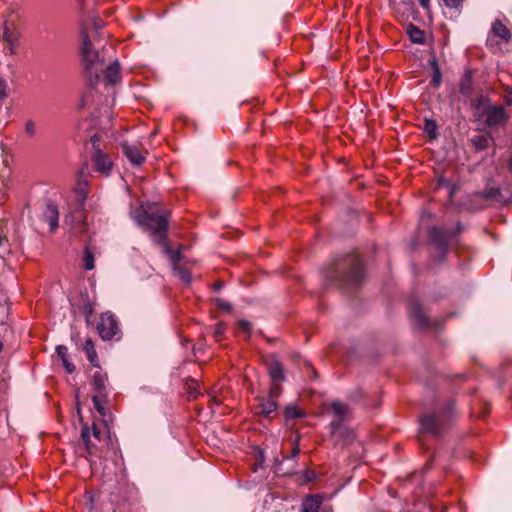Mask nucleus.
<instances>
[{"label":"nucleus","instance_id":"obj_1","mask_svg":"<svg viewBox=\"0 0 512 512\" xmlns=\"http://www.w3.org/2000/svg\"><path fill=\"white\" fill-rule=\"evenodd\" d=\"M327 282L341 290L356 289L364 279V271L357 255L347 254L337 258L323 270Z\"/></svg>","mask_w":512,"mask_h":512},{"label":"nucleus","instance_id":"obj_2","mask_svg":"<svg viewBox=\"0 0 512 512\" xmlns=\"http://www.w3.org/2000/svg\"><path fill=\"white\" fill-rule=\"evenodd\" d=\"M155 203L142 205L141 211L136 216L137 223L150 233L156 243L164 242L167 238L168 218L170 211L159 212Z\"/></svg>","mask_w":512,"mask_h":512},{"label":"nucleus","instance_id":"obj_3","mask_svg":"<svg viewBox=\"0 0 512 512\" xmlns=\"http://www.w3.org/2000/svg\"><path fill=\"white\" fill-rule=\"evenodd\" d=\"M81 37V56L85 74L91 83L97 82L99 80V72L102 71L104 59L100 57L99 52L93 47L83 19H81Z\"/></svg>","mask_w":512,"mask_h":512},{"label":"nucleus","instance_id":"obj_4","mask_svg":"<svg viewBox=\"0 0 512 512\" xmlns=\"http://www.w3.org/2000/svg\"><path fill=\"white\" fill-rule=\"evenodd\" d=\"M512 41V31L502 20L495 19L491 23L486 38V47L492 54H503L506 46Z\"/></svg>","mask_w":512,"mask_h":512},{"label":"nucleus","instance_id":"obj_5","mask_svg":"<svg viewBox=\"0 0 512 512\" xmlns=\"http://www.w3.org/2000/svg\"><path fill=\"white\" fill-rule=\"evenodd\" d=\"M484 97L473 99L472 105L479 111V117L484 118V123L489 128L501 126L506 123L507 115L502 106L486 104Z\"/></svg>","mask_w":512,"mask_h":512},{"label":"nucleus","instance_id":"obj_6","mask_svg":"<svg viewBox=\"0 0 512 512\" xmlns=\"http://www.w3.org/2000/svg\"><path fill=\"white\" fill-rule=\"evenodd\" d=\"M265 365L271 380L270 397L277 398L282 392L281 383L286 381L284 366L275 354L266 357Z\"/></svg>","mask_w":512,"mask_h":512},{"label":"nucleus","instance_id":"obj_7","mask_svg":"<svg viewBox=\"0 0 512 512\" xmlns=\"http://www.w3.org/2000/svg\"><path fill=\"white\" fill-rule=\"evenodd\" d=\"M420 433L430 434L434 438H440L447 425V415L445 411L427 413L419 419Z\"/></svg>","mask_w":512,"mask_h":512},{"label":"nucleus","instance_id":"obj_8","mask_svg":"<svg viewBox=\"0 0 512 512\" xmlns=\"http://www.w3.org/2000/svg\"><path fill=\"white\" fill-rule=\"evenodd\" d=\"M59 210L57 205L51 200H47L41 211L36 215L33 223L37 229H41L45 224L49 227V232L54 233L58 228Z\"/></svg>","mask_w":512,"mask_h":512},{"label":"nucleus","instance_id":"obj_9","mask_svg":"<svg viewBox=\"0 0 512 512\" xmlns=\"http://www.w3.org/2000/svg\"><path fill=\"white\" fill-rule=\"evenodd\" d=\"M95 328L101 339L104 341L111 340L121 333L118 321L115 315L110 311L100 314Z\"/></svg>","mask_w":512,"mask_h":512},{"label":"nucleus","instance_id":"obj_10","mask_svg":"<svg viewBox=\"0 0 512 512\" xmlns=\"http://www.w3.org/2000/svg\"><path fill=\"white\" fill-rule=\"evenodd\" d=\"M430 245L439 253V261L446 257L448 247V231L445 226H431L428 228Z\"/></svg>","mask_w":512,"mask_h":512},{"label":"nucleus","instance_id":"obj_11","mask_svg":"<svg viewBox=\"0 0 512 512\" xmlns=\"http://www.w3.org/2000/svg\"><path fill=\"white\" fill-rule=\"evenodd\" d=\"M450 265L466 267L472 259V251L467 245L461 244L450 234Z\"/></svg>","mask_w":512,"mask_h":512},{"label":"nucleus","instance_id":"obj_12","mask_svg":"<svg viewBox=\"0 0 512 512\" xmlns=\"http://www.w3.org/2000/svg\"><path fill=\"white\" fill-rule=\"evenodd\" d=\"M330 429L331 436L336 445L347 446L355 440L354 431L344 426L340 421H332Z\"/></svg>","mask_w":512,"mask_h":512},{"label":"nucleus","instance_id":"obj_13","mask_svg":"<svg viewBox=\"0 0 512 512\" xmlns=\"http://www.w3.org/2000/svg\"><path fill=\"white\" fill-rule=\"evenodd\" d=\"M434 173L437 179L434 189L448 188V180L445 178V172L448 168L446 161V152H433Z\"/></svg>","mask_w":512,"mask_h":512},{"label":"nucleus","instance_id":"obj_14","mask_svg":"<svg viewBox=\"0 0 512 512\" xmlns=\"http://www.w3.org/2000/svg\"><path fill=\"white\" fill-rule=\"evenodd\" d=\"M409 314L410 318L417 329H427L431 322L423 310L422 305L416 299H412L409 303Z\"/></svg>","mask_w":512,"mask_h":512},{"label":"nucleus","instance_id":"obj_15","mask_svg":"<svg viewBox=\"0 0 512 512\" xmlns=\"http://www.w3.org/2000/svg\"><path fill=\"white\" fill-rule=\"evenodd\" d=\"M84 201L85 196L83 194L79 195L78 208L75 210L70 220V223L73 226L75 233L78 234H84L87 231V221L82 211Z\"/></svg>","mask_w":512,"mask_h":512},{"label":"nucleus","instance_id":"obj_16","mask_svg":"<svg viewBox=\"0 0 512 512\" xmlns=\"http://www.w3.org/2000/svg\"><path fill=\"white\" fill-rule=\"evenodd\" d=\"M276 398H271L268 393V398L265 397H256L257 405L255 406L256 413L265 417V418H273V413L276 412L278 408V404L275 401Z\"/></svg>","mask_w":512,"mask_h":512},{"label":"nucleus","instance_id":"obj_17","mask_svg":"<svg viewBox=\"0 0 512 512\" xmlns=\"http://www.w3.org/2000/svg\"><path fill=\"white\" fill-rule=\"evenodd\" d=\"M92 162L94 163L96 171L105 175H108L113 167L110 157L100 148H96V150L93 151Z\"/></svg>","mask_w":512,"mask_h":512},{"label":"nucleus","instance_id":"obj_18","mask_svg":"<svg viewBox=\"0 0 512 512\" xmlns=\"http://www.w3.org/2000/svg\"><path fill=\"white\" fill-rule=\"evenodd\" d=\"M123 154L135 166H140L144 163L145 157L142 155L138 145L131 144L127 141L121 143Z\"/></svg>","mask_w":512,"mask_h":512},{"label":"nucleus","instance_id":"obj_19","mask_svg":"<svg viewBox=\"0 0 512 512\" xmlns=\"http://www.w3.org/2000/svg\"><path fill=\"white\" fill-rule=\"evenodd\" d=\"M323 499L324 497L319 494L307 495L302 501L301 512H323L321 510Z\"/></svg>","mask_w":512,"mask_h":512},{"label":"nucleus","instance_id":"obj_20","mask_svg":"<svg viewBox=\"0 0 512 512\" xmlns=\"http://www.w3.org/2000/svg\"><path fill=\"white\" fill-rule=\"evenodd\" d=\"M81 439L85 446V450L87 452V455L89 456H95V457H102L101 454L98 453V449L96 446V443L92 441L91 439V433L90 428L87 424H83L81 429Z\"/></svg>","mask_w":512,"mask_h":512},{"label":"nucleus","instance_id":"obj_21","mask_svg":"<svg viewBox=\"0 0 512 512\" xmlns=\"http://www.w3.org/2000/svg\"><path fill=\"white\" fill-rule=\"evenodd\" d=\"M108 380V375L106 373H102L100 371H96L92 376V386L97 395L102 396L103 398H107V386L106 382Z\"/></svg>","mask_w":512,"mask_h":512},{"label":"nucleus","instance_id":"obj_22","mask_svg":"<svg viewBox=\"0 0 512 512\" xmlns=\"http://www.w3.org/2000/svg\"><path fill=\"white\" fill-rule=\"evenodd\" d=\"M78 349H81L86 353L87 358L92 366L100 368L99 358L95 349L94 342L91 338H87L81 346H78Z\"/></svg>","mask_w":512,"mask_h":512},{"label":"nucleus","instance_id":"obj_23","mask_svg":"<svg viewBox=\"0 0 512 512\" xmlns=\"http://www.w3.org/2000/svg\"><path fill=\"white\" fill-rule=\"evenodd\" d=\"M104 79L108 84L114 85L120 82V64L117 60L111 63L104 71Z\"/></svg>","mask_w":512,"mask_h":512},{"label":"nucleus","instance_id":"obj_24","mask_svg":"<svg viewBox=\"0 0 512 512\" xmlns=\"http://www.w3.org/2000/svg\"><path fill=\"white\" fill-rule=\"evenodd\" d=\"M490 412L489 404L483 398H476L471 405V415L477 418H485Z\"/></svg>","mask_w":512,"mask_h":512},{"label":"nucleus","instance_id":"obj_25","mask_svg":"<svg viewBox=\"0 0 512 512\" xmlns=\"http://www.w3.org/2000/svg\"><path fill=\"white\" fill-rule=\"evenodd\" d=\"M493 141L494 140L490 132L479 133L471 138V143L477 151L486 149Z\"/></svg>","mask_w":512,"mask_h":512},{"label":"nucleus","instance_id":"obj_26","mask_svg":"<svg viewBox=\"0 0 512 512\" xmlns=\"http://www.w3.org/2000/svg\"><path fill=\"white\" fill-rule=\"evenodd\" d=\"M56 353L62 361V365L66 372L72 374L75 371V365L71 362L68 354V348L64 345H58L56 347Z\"/></svg>","mask_w":512,"mask_h":512},{"label":"nucleus","instance_id":"obj_27","mask_svg":"<svg viewBox=\"0 0 512 512\" xmlns=\"http://www.w3.org/2000/svg\"><path fill=\"white\" fill-rule=\"evenodd\" d=\"M80 310L84 316H92L95 309V302L92 301L87 292L80 293Z\"/></svg>","mask_w":512,"mask_h":512},{"label":"nucleus","instance_id":"obj_28","mask_svg":"<svg viewBox=\"0 0 512 512\" xmlns=\"http://www.w3.org/2000/svg\"><path fill=\"white\" fill-rule=\"evenodd\" d=\"M483 199H493L499 203H505L501 190L498 187H489L477 193Z\"/></svg>","mask_w":512,"mask_h":512},{"label":"nucleus","instance_id":"obj_29","mask_svg":"<svg viewBox=\"0 0 512 512\" xmlns=\"http://www.w3.org/2000/svg\"><path fill=\"white\" fill-rule=\"evenodd\" d=\"M429 65L432 70V74H431L432 79H431L430 83L433 87H439L441 84V80H442V74L440 71L438 61L435 56L431 57V59L429 60Z\"/></svg>","mask_w":512,"mask_h":512},{"label":"nucleus","instance_id":"obj_30","mask_svg":"<svg viewBox=\"0 0 512 512\" xmlns=\"http://www.w3.org/2000/svg\"><path fill=\"white\" fill-rule=\"evenodd\" d=\"M330 407L334 415L337 417L335 421H340L342 423V421L348 415V406L340 401H333Z\"/></svg>","mask_w":512,"mask_h":512},{"label":"nucleus","instance_id":"obj_31","mask_svg":"<svg viewBox=\"0 0 512 512\" xmlns=\"http://www.w3.org/2000/svg\"><path fill=\"white\" fill-rule=\"evenodd\" d=\"M472 79H473L472 71L466 70L461 79V82H460V92L465 96H468L471 92Z\"/></svg>","mask_w":512,"mask_h":512},{"label":"nucleus","instance_id":"obj_32","mask_svg":"<svg viewBox=\"0 0 512 512\" xmlns=\"http://www.w3.org/2000/svg\"><path fill=\"white\" fill-rule=\"evenodd\" d=\"M407 34L413 43L422 44L424 43L425 37L424 32L413 24H409L407 27Z\"/></svg>","mask_w":512,"mask_h":512},{"label":"nucleus","instance_id":"obj_33","mask_svg":"<svg viewBox=\"0 0 512 512\" xmlns=\"http://www.w3.org/2000/svg\"><path fill=\"white\" fill-rule=\"evenodd\" d=\"M423 130L428 135L430 140H436L438 136V125L435 120L425 118Z\"/></svg>","mask_w":512,"mask_h":512},{"label":"nucleus","instance_id":"obj_34","mask_svg":"<svg viewBox=\"0 0 512 512\" xmlns=\"http://www.w3.org/2000/svg\"><path fill=\"white\" fill-rule=\"evenodd\" d=\"M284 416L286 420H292L304 417L305 412L299 409L296 405H288L284 409Z\"/></svg>","mask_w":512,"mask_h":512},{"label":"nucleus","instance_id":"obj_35","mask_svg":"<svg viewBox=\"0 0 512 512\" xmlns=\"http://www.w3.org/2000/svg\"><path fill=\"white\" fill-rule=\"evenodd\" d=\"M107 398H103L102 396L100 395H94L92 397V401H93V404H94V408L98 411V413L101 415V416H106V409L104 407V403L106 402Z\"/></svg>","mask_w":512,"mask_h":512},{"label":"nucleus","instance_id":"obj_36","mask_svg":"<svg viewBox=\"0 0 512 512\" xmlns=\"http://www.w3.org/2000/svg\"><path fill=\"white\" fill-rule=\"evenodd\" d=\"M83 262H84V268L86 270H92L94 268V255L90 251L88 246H86L84 249Z\"/></svg>","mask_w":512,"mask_h":512},{"label":"nucleus","instance_id":"obj_37","mask_svg":"<svg viewBox=\"0 0 512 512\" xmlns=\"http://www.w3.org/2000/svg\"><path fill=\"white\" fill-rule=\"evenodd\" d=\"M465 0H450V19L458 17L461 13V6Z\"/></svg>","mask_w":512,"mask_h":512},{"label":"nucleus","instance_id":"obj_38","mask_svg":"<svg viewBox=\"0 0 512 512\" xmlns=\"http://www.w3.org/2000/svg\"><path fill=\"white\" fill-rule=\"evenodd\" d=\"M186 385H187V394H188V398L191 400V399H195L198 395V392H197V387H198V384L195 380L193 379H188L186 380Z\"/></svg>","mask_w":512,"mask_h":512},{"label":"nucleus","instance_id":"obj_39","mask_svg":"<svg viewBox=\"0 0 512 512\" xmlns=\"http://www.w3.org/2000/svg\"><path fill=\"white\" fill-rule=\"evenodd\" d=\"M174 273L186 284L191 282V274L188 270L178 266V269H173Z\"/></svg>","mask_w":512,"mask_h":512},{"label":"nucleus","instance_id":"obj_40","mask_svg":"<svg viewBox=\"0 0 512 512\" xmlns=\"http://www.w3.org/2000/svg\"><path fill=\"white\" fill-rule=\"evenodd\" d=\"M181 248L182 246H180L178 250L174 251L172 257L170 258L172 269H178V266H180L179 262L183 259Z\"/></svg>","mask_w":512,"mask_h":512},{"label":"nucleus","instance_id":"obj_41","mask_svg":"<svg viewBox=\"0 0 512 512\" xmlns=\"http://www.w3.org/2000/svg\"><path fill=\"white\" fill-rule=\"evenodd\" d=\"M213 301L218 308H220L226 312L232 311V305L229 302H227L221 298H215Z\"/></svg>","mask_w":512,"mask_h":512},{"label":"nucleus","instance_id":"obj_42","mask_svg":"<svg viewBox=\"0 0 512 512\" xmlns=\"http://www.w3.org/2000/svg\"><path fill=\"white\" fill-rule=\"evenodd\" d=\"M8 97V85L6 80L0 76V100Z\"/></svg>","mask_w":512,"mask_h":512},{"label":"nucleus","instance_id":"obj_43","mask_svg":"<svg viewBox=\"0 0 512 512\" xmlns=\"http://www.w3.org/2000/svg\"><path fill=\"white\" fill-rule=\"evenodd\" d=\"M3 38L12 46L15 45L17 41L16 37L13 36V34L9 31L7 26L4 27Z\"/></svg>","mask_w":512,"mask_h":512},{"label":"nucleus","instance_id":"obj_44","mask_svg":"<svg viewBox=\"0 0 512 512\" xmlns=\"http://www.w3.org/2000/svg\"><path fill=\"white\" fill-rule=\"evenodd\" d=\"M25 132L30 136V137H34L35 133H36V125L34 123V121L32 120H28L25 124Z\"/></svg>","mask_w":512,"mask_h":512},{"label":"nucleus","instance_id":"obj_45","mask_svg":"<svg viewBox=\"0 0 512 512\" xmlns=\"http://www.w3.org/2000/svg\"><path fill=\"white\" fill-rule=\"evenodd\" d=\"M167 238L164 239V242L158 243L163 247V252L169 257V259L172 257L174 250L171 248V246L166 241Z\"/></svg>","mask_w":512,"mask_h":512},{"label":"nucleus","instance_id":"obj_46","mask_svg":"<svg viewBox=\"0 0 512 512\" xmlns=\"http://www.w3.org/2000/svg\"><path fill=\"white\" fill-rule=\"evenodd\" d=\"M167 238L164 239V242L158 243L163 247V252L169 257V259L172 257L174 250L171 248V246L166 241Z\"/></svg>","mask_w":512,"mask_h":512},{"label":"nucleus","instance_id":"obj_47","mask_svg":"<svg viewBox=\"0 0 512 512\" xmlns=\"http://www.w3.org/2000/svg\"><path fill=\"white\" fill-rule=\"evenodd\" d=\"M9 307L0 302V323L3 324L8 315Z\"/></svg>","mask_w":512,"mask_h":512},{"label":"nucleus","instance_id":"obj_48","mask_svg":"<svg viewBox=\"0 0 512 512\" xmlns=\"http://www.w3.org/2000/svg\"><path fill=\"white\" fill-rule=\"evenodd\" d=\"M298 441H299V437H297L296 440H295L294 447H293V449L291 451V456L290 457H286L285 456L284 459H290V458L293 459V458L298 456V454L300 453V448H299Z\"/></svg>","mask_w":512,"mask_h":512},{"label":"nucleus","instance_id":"obj_49","mask_svg":"<svg viewBox=\"0 0 512 512\" xmlns=\"http://www.w3.org/2000/svg\"><path fill=\"white\" fill-rule=\"evenodd\" d=\"M238 326L241 330H243L244 332H246L247 334H250L251 333V324L246 321V320H240L238 322Z\"/></svg>","mask_w":512,"mask_h":512},{"label":"nucleus","instance_id":"obj_50","mask_svg":"<svg viewBox=\"0 0 512 512\" xmlns=\"http://www.w3.org/2000/svg\"><path fill=\"white\" fill-rule=\"evenodd\" d=\"M103 21L98 18L92 19V27L95 30V33L98 34L99 30L103 27Z\"/></svg>","mask_w":512,"mask_h":512},{"label":"nucleus","instance_id":"obj_51","mask_svg":"<svg viewBox=\"0 0 512 512\" xmlns=\"http://www.w3.org/2000/svg\"><path fill=\"white\" fill-rule=\"evenodd\" d=\"M316 477V473L313 470L307 469L304 471V478L306 482L313 481Z\"/></svg>","mask_w":512,"mask_h":512},{"label":"nucleus","instance_id":"obj_52","mask_svg":"<svg viewBox=\"0 0 512 512\" xmlns=\"http://www.w3.org/2000/svg\"><path fill=\"white\" fill-rule=\"evenodd\" d=\"M5 191H6L5 176L1 175V177H0V200L5 196Z\"/></svg>","mask_w":512,"mask_h":512},{"label":"nucleus","instance_id":"obj_53","mask_svg":"<svg viewBox=\"0 0 512 512\" xmlns=\"http://www.w3.org/2000/svg\"><path fill=\"white\" fill-rule=\"evenodd\" d=\"M225 326L223 323H218L215 327V336H221L224 333Z\"/></svg>","mask_w":512,"mask_h":512},{"label":"nucleus","instance_id":"obj_54","mask_svg":"<svg viewBox=\"0 0 512 512\" xmlns=\"http://www.w3.org/2000/svg\"><path fill=\"white\" fill-rule=\"evenodd\" d=\"M91 143H92V146H93V149L94 151L96 150V148H99V145H98V142L100 141V137L98 134H94L91 139H90Z\"/></svg>","mask_w":512,"mask_h":512},{"label":"nucleus","instance_id":"obj_55","mask_svg":"<svg viewBox=\"0 0 512 512\" xmlns=\"http://www.w3.org/2000/svg\"><path fill=\"white\" fill-rule=\"evenodd\" d=\"M92 431H93V437L98 441V442H101V432L100 430L97 428V426L95 424H93L92 426Z\"/></svg>","mask_w":512,"mask_h":512},{"label":"nucleus","instance_id":"obj_56","mask_svg":"<svg viewBox=\"0 0 512 512\" xmlns=\"http://www.w3.org/2000/svg\"><path fill=\"white\" fill-rule=\"evenodd\" d=\"M223 286H224L223 281L217 280L216 282L213 283L212 289L215 290V291H218V290L222 289Z\"/></svg>","mask_w":512,"mask_h":512},{"label":"nucleus","instance_id":"obj_57","mask_svg":"<svg viewBox=\"0 0 512 512\" xmlns=\"http://www.w3.org/2000/svg\"><path fill=\"white\" fill-rule=\"evenodd\" d=\"M434 326L436 327V329H443L444 326H445V321L442 320V321H435L434 322Z\"/></svg>","mask_w":512,"mask_h":512},{"label":"nucleus","instance_id":"obj_58","mask_svg":"<svg viewBox=\"0 0 512 512\" xmlns=\"http://www.w3.org/2000/svg\"><path fill=\"white\" fill-rule=\"evenodd\" d=\"M419 3L420 5L425 8V9H428L429 8V0H419Z\"/></svg>","mask_w":512,"mask_h":512},{"label":"nucleus","instance_id":"obj_59","mask_svg":"<svg viewBox=\"0 0 512 512\" xmlns=\"http://www.w3.org/2000/svg\"><path fill=\"white\" fill-rule=\"evenodd\" d=\"M107 446H109L113 450V452L116 453L114 444L110 437H108Z\"/></svg>","mask_w":512,"mask_h":512},{"label":"nucleus","instance_id":"obj_60","mask_svg":"<svg viewBox=\"0 0 512 512\" xmlns=\"http://www.w3.org/2000/svg\"><path fill=\"white\" fill-rule=\"evenodd\" d=\"M85 317V323L88 327H90L92 325V320H91V317L92 316H84Z\"/></svg>","mask_w":512,"mask_h":512},{"label":"nucleus","instance_id":"obj_61","mask_svg":"<svg viewBox=\"0 0 512 512\" xmlns=\"http://www.w3.org/2000/svg\"><path fill=\"white\" fill-rule=\"evenodd\" d=\"M307 366L311 369V371H312V376H313V377H316V376H317V372H316V370L311 366V364H310V363H307Z\"/></svg>","mask_w":512,"mask_h":512},{"label":"nucleus","instance_id":"obj_62","mask_svg":"<svg viewBox=\"0 0 512 512\" xmlns=\"http://www.w3.org/2000/svg\"><path fill=\"white\" fill-rule=\"evenodd\" d=\"M456 191V187L453 185H450V192H449V195H450V198L452 197V195L455 193Z\"/></svg>","mask_w":512,"mask_h":512},{"label":"nucleus","instance_id":"obj_63","mask_svg":"<svg viewBox=\"0 0 512 512\" xmlns=\"http://www.w3.org/2000/svg\"><path fill=\"white\" fill-rule=\"evenodd\" d=\"M87 169H88V166H87V164H85V166H84V167H82V169L80 170V174H81V175H84V172H85V170H87Z\"/></svg>","mask_w":512,"mask_h":512},{"label":"nucleus","instance_id":"obj_64","mask_svg":"<svg viewBox=\"0 0 512 512\" xmlns=\"http://www.w3.org/2000/svg\"><path fill=\"white\" fill-rule=\"evenodd\" d=\"M77 413H78V415L80 416V420H82V418H81V409H80V407H79V406H77Z\"/></svg>","mask_w":512,"mask_h":512}]
</instances>
